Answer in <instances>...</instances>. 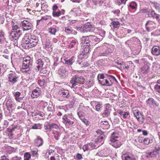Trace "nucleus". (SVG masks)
Wrapping results in <instances>:
<instances>
[{
    "instance_id": "f257e3e1",
    "label": "nucleus",
    "mask_w": 160,
    "mask_h": 160,
    "mask_svg": "<svg viewBox=\"0 0 160 160\" xmlns=\"http://www.w3.org/2000/svg\"><path fill=\"white\" fill-rule=\"evenodd\" d=\"M38 38L33 35L28 37L26 36L22 39V43L26 44L27 47L32 48L36 46L38 42Z\"/></svg>"
},
{
    "instance_id": "f03ea898",
    "label": "nucleus",
    "mask_w": 160,
    "mask_h": 160,
    "mask_svg": "<svg viewBox=\"0 0 160 160\" xmlns=\"http://www.w3.org/2000/svg\"><path fill=\"white\" fill-rule=\"evenodd\" d=\"M32 62L30 60V57L24 58L21 71L23 72L30 73L32 68Z\"/></svg>"
},
{
    "instance_id": "7ed1b4c3",
    "label": "nucleus",
    "mask_w": 160,
    "mask_h": 160,
    "mask_svg": "<svg viewBox=\"0 0 160 160\" xmlns=\"http://www.w3.org/2000/svg\"><path fill=\"white\" fill-rule=\"evenodd\" d=\"M12 28L9 36L10 38L17 41L22 34L21 28H20V26L16 25L15 23L12 25Z\"/></svg>"
},
{
    "instance_id": "20e7f679",
    "label": "nucleus",
    "mask_w": 160,
    "mask_h": 160,
    "mask_svg": "<svg viewBox=\"0 0 160 160\" xmlns=\"http://www.w3.org/2000/svg\"><path fill=\"white\" fill-rule=\"evenodd\" d=\"M118 138V134L114 132L112 133L110 138V144L116 148L119 147L122 144L120 141L117 139Z\"/></svg>"
},
{
    "instance_id": "39448f33",
    "label": "nucleus",
    "mask_w": 160,
    "mask_h": 160,
    "mask_svg": "<svg viewBox=\"0 0 160 160\" xmlns=\"http://www.w3.org/2000/svg\"><path fill=\"white\" fill-rule=\"evenodd\" d=\"M58 94L61 99V101L67 100L69 99L71 96L69 91L63 88H61L59 90Z\"/></svg>"
},
{
    "instance_id": "423d86ee",
    "label": "nucleus",
    "mask_w": 160,
    "mask_h": 160,
    "mask_svg": "<svg viewBox=\"0 0 160 160\" xmlns=\"http://www.w3.org/2000/svg\"><path fill=\"white\" fill-rule=\"evenodd\" d=\"M132 110L133 114L138 121L141 123H143L145 120V118L144 116L137 109H133Z\"/></svg>"
},
{
    "instance_id": "0eeeda50",
    "label": "nucleus",
    "mask_w": 160,
    "mask_h": 160,
    "mask_svg": "<svg viewBox=\"0 0 160 160\" xmlns=\"http://www.w3.org/2000/svg\"><path fill=\"white\" fill-rule=\"evenodd\" d=\"M84 82V79L83 77L81 76H75L73 77L70 81L71 83L81 84L83 83Z\"/></svg>"
},
{
    "instance_id": "6e6552de",
    "label": "nucleus",
    "mask_w": 160,
    "mask_h": 160,
    "mask_svg": "<svg viewBox=\"0 0 160 160\" xmlns=\"http://www.w3.org/2000/svg\"><path fill=\"white\" fill-rule=\"evenodd\" d=\"M22 28L23 31L30 30L32 27V24L27 20H24L21 22Z\"/></svg>"
},
{
    "instance_id": "1a4fd4ad",
    "label": "nucleus",
    "mask_w": 160,
    "mask_h": 160,
    "mask_svg": "<svg viewBox=\"0 0 160 160\" xmlns=\"http://www.w3.org/2000/svg\"><path fill=\"white\" fill-rule=\"evenodd\" d=\"M8 78L9 81L12 84H14L17 82L18 77L15 72H12L8 75Z\"/></svg>"
},
{
    "instance_id": "9d476101",
    "label": "nucleus",
    "mask_w": 160,
    "mask_h": 160,
    "mask_svg": "<svg viewBox=\"0 0 160 160\" xmlns=\"http://www.w3.org/2000/svg\"><path fill=\"white\" fill-rule=\"evenodd\" d=\"M41 93V89L38 87H36L32 91L31 97L32 98H37L39 96Z\"/></svg>"
},
{
    "instance_id": "9b49d317",
    "label": "nucleus",
    "mask_w": 160,
    "mask_h": 160,
    "mask_svg": "<svg viewBox=\"0 0 160 160\" xmlns=\"http://www.w3.org/2000/svg\"><path fill=\"white\" fill-rule=\"evenodd\" d=\"M58 72L60 77L62 78H65L68 74V72L66 71L64 67L63 66H61L58 70Z\"/></svg>"
},
{
    "instance_id": "f8f14e48",
    "label": "nucleus",
    "mask_w": 160,
    "mask_h": 160,
    "mask_svg": "<svg viewBox=\"0 0 160 160\" xmlns=\"http://www.w3.org/2000/svg\"><path fill=\"white\" fill-rule=\"evenodd\" d=\"M81 45H90V43L91 42L89 36H82L80 39Z\"/></svg>"
},
{
    "instance_id": "ddd939ff",
    "label": "nucleus",
    "mask_w": 160,
    "mask_h": 160,
    "mask_svg": "<svg viewBox=\"0 0 160 160\" xmlns=\"http://www.w3.org/2000/svg\"><path fill=\"white\" fill-rule=\"evenodd\" d=\"M155 23L151 21H148L145 24V28L148 32H149L151 29H153L154 28Z\"/></svg>"
},
{
    "instance_id": "4468645a",
    "label": "nucleus",
    "mask_w": 160,
    "mask_h": 160,
    "mask_svg": "<svg viewBox=\"0 0 160 160\" xmlns=\"http://www.w3.org/2000/svg\"><path fill=\"white\" fill-rule=\"evenodd\" d=\"M63 122L67 126H70L72 125L74 122L71 121L68 118L67 115H65L62 118Z\"/></svg>"
},
{
    "instance_id": "2eb2a0df",
    "label": "nucleus",
    "mask_w": 160,
    "mask_h": 160,
    "mask_svg": "<svg viewBox=\"0 0 160 160\" xmlns=\"http://www.w3.org/2000/svg\"><path fill=\"white\" fill-rule=\"evenodd\" d=\"M106 78V74L105 76L103 74H99L98 76V79L99 82L103 86H104V83L105 82V79Z\"/></svg>"
},
{
    "instance_id": "dca6fc26",
    "label": "nucleus",
    "mask_w": 160,
    "mask_h": 160,
    "mask_svg": "<svg viewBox=\"0 0 160 160\" xmlns=\"http://www.w3.org/2000/svg\"><path fill=\"white\" fill-rule=\"evenodd\" d=\"M71 88H72L73 91L76 94H79L82 90L81 88L79 85L76 84L71 83Z\"/></svg>"
},
{
    "instance_id": "f3484780",
    "label": "nucleus",
    "mask_w": 160,
    "mask_h": 160,
    "mask_svg": "<svg viewBox=\"0 0 160 160\" xmlns=\"http://www.w3.org/2000/svg\"><path fill=\"white\" fill-rule=\"evenodd\" d=\"M152 54L155 56H158L160 54V47L158 46L153 47L152 50Z\"/></svg>"
},
{
    "instance_id": "a211bd4d",
    "label": "nucleus",
    "mask_w": 160,
    "mask_h": 160,
    "mask_svg": "<svg viewBox=\"0 0 160 160\" xmlns=\"http://www.w3.org/2000/svg\"><path fill=\"white\" fill-rule=\"evenodd\" d=\"M36 64L37 65L36 68V70H38L42 69L44 65V62L41 59H39L36 62Z\"/></svg>"
},
{
    "instance_id": "6ab92c4d",
    "label": "nucleus",
    "mask_w": 160,
    "mask_h": 160,
    "mask_svg": "<svg viewBox=\"0 0 160 160\" xmlns=\"http://www.w3.org/2000/svg\"><path fill=\"white\" fill-rule=\"evenodd\" d=\"M111 111V107L109 105H107L105 109L102 114V115L104 117H108V116Z\"/></svg>"
},
{
    "instance_id": "aec40b11",
    "label": "nucleus",
    "mask_w": 160,
    "mask_h": 160,
    "mask_svg": "<svg viewBox=\"0 0 160 160\" xmlns=\"http://www.w3.org/2000/svg\"><path fill=\"white\" fill-rule=\"evenodd\" d=\"M104 138V135L102 133L101 135L98 136V138L95 140L96 143L99 144V145H100L102 143V142L103 141V139Z\"/></svg>"
},
{
    "instance_id": "412c9836",
    "label": "nucleus",
    "mask_w": 160,
    "mask_h": 160,
    "mask_svg": "<svg viewBox=\"0 0 160 160\" xmlns=\"http://www.w3.org/2000/svg\"><path fill=\"white\" fill-rule=\"evenodd\" d=\"M34 142L35 145L38 147L42 146L43 143V139L39 136L37 137V138L35 139Z\"/></svg>"
},
{
    "instance_id": "4be33fe9",
    "label": "nucleus",
    "mask_w": 160,
    "mask_h": 160,
    "mask_svg": "<svg viewBox=\"0 0 160 160\" xmlns=\"http://www.w3.org/2000/svg\"><path fill=\"white\" fill-rule=\"evenodd\" d=\"M122 158V160H135L134 156L131 154L123 155Z\"/></svg>"
},
{
    "instance_id": "5701e85b",
    "label": "nucleus",
    "mask_w": 160,
    "mask_h": 160,
    "mask_svg": "<svg viewBox=\"0 0 160 160\" xmlns=\"http://www.w3.org/2000/svg\"><path fill=\"white\" fill-rule=\"evenodd\" d=\"M159 15L156 12L153 10H152L148 14V16L152 18H156L157 20H159Z\"/></svg>"
},
{
    "instance_id": "b1692460",
    "label": "nucleus",
    "mask_w": 160,
    "mask_h": 160,
    "mask_svg": "<svg viewBox=\"0 0 160 160\" xmlns=\"http://www.w3.org/2000/svg\"><path fill=\"white\" fill-rule=\"evenodd\" d=\"M83 47V50L82 51V53L83 55L88 54L90 51V45H82Z\"/></svg>"
},
{
    "instance_id": "393cba45",
    "label": "nucleus",
    "mask_w": 160,
    "mask_h": 160,
    "mask_svg": "<svg viewBox=\"0 0 160 160\" xmlns=\"http://www.w3.org/2000/svg\"><path fill=\"white\" fill-rule=\"evenodd\" d=\"M147 103L149 105L152 104L153 106H158L159 105L158 103H157L152 98H148L147 101Z\"/></svg>"
},
{
    "instance_id": "a878e982",
    "label": "nucleus",
    "mask_w": 160,
    "mask_h": 160,
    "mask_svg": "<svg viewBox=\"0 0 160 160\" xmlns=\"http://www.w3.org/2000/svg\"><path fill=\"white\" fill-rule=\"evenodd\" d=\"M13 103L11 99H8L6 105L7 107L8 110L9 111H11V109L13 107Z\"/></svg>"
},
{
    "instance_id": "bb28decb",
    "label": "nucleus",
    "mask_w": 160,
    "mask_h": 160,
    "mask_svg": "<svg viewBox=\"0 0 160 160\" xmlns=\"http://www.w3.org/2000/svg\"><path fill=\"white\" fill-rule=\"evenodd\" d=\"M75 58L74 57H72L70 59H64L65 61V63L68 65H71L75 62Z\"/></svg>"
},
{
    "instance_id": "cd10ccee",
    "label": "nucleus",
    "mask_w": 160,
    "mask_h": 160,
    "mask_svg": "<svg viewBox=\"0 0 160 160\" xmlns=\"http://www.w3.org/2000/svg\"><path fill=\"white\" fill-rule=\"evenodd\" d=\"M77 44L78 43L77 40L75 39H73L70 40L68 47L70 48H71L76 47Z\"/></svg>"
},
{
    "instance_id": "c85d7f7f",
    "label": "nucleus",
    "mask_w": 160,
    "mask_h": 160,
    "mask_svg": "<svg viewBox=\"0 0 160 160\" xmlns=\"http://www.w3.org/2000/svg\"><path fill=\"white\" fill-rule=\"evenodd\" d=\"M13 94L16 101H18L19 102H21L22 99L21 98H20V96L21 95L20 92H13Z\"/></svg>"
},
{
    "instance_id": "c756f323",
    "label": "nucleus",
    "mask_w": 160,
    "mask_h": 160,
    "mask_svg": "<svg viewBox=\"0 0 160 160\" xmlns=\"http://www.w3.org/2000/svg\"><path fill=\"white\" fill-rule=\"evenodd\" d=\"M100 126L104 129H108L109 127L108 122L107 121H102L100 123Z\"/></svg>"
},
{
    "instance_id": "7c9ffc66",
    "label": "nucleus",
    "mask_w": 160,
    "mask_h": 160,
    "mask_svg": "<svg viewBox=\"0 0 160 160\" xmlns=\"http://www.w3.org/2000/svg\"><path fill=\"white\" fill-rule=\"evenodd\" d=\"M106 76L107 78L108 79L109 82H111L112 85L114 82H118L117 80L114 76L110 75H108L107 74H106Z\"/></svg>"
},
{
    "instance_id": "2f4dec72",
    "label": "nucleus",
    "mask_w": 160,
    "mask_h": 160,
    "mask_svg": "<svg viewBox=\"0 0 160 160\" xmlns=\"http://www.w3.org/2000/svg\"><path fill=\"white\" fill-rule=\"evenodd\" d=\"M89 39L91 40V42H93L94 43L98 42L100 41V38H97L96 37L94 36L89 35Z\"/></svg>"
},
{
    "instance_id": "473e14b6",
    "label": "nucleus",
    "mask_w": 160,
    "mask_h": 160,
    "mask_svg": "<svg viewBox=\"0 0 160 160\" xmlns=\"http://www.w3.org/2000/svg\"><path fill=\"white\" fill-rule=\"evenodd\" d=\"M117 113H118L120 115L122 116V118H126L129 115V113L127 112H123L122 111L118 110L117 112Z\"/></svg>"
},
{
    "instance_id": "72a5a7b5",
    "label": "nucleus",
    "mask_w": 160,
    "mask_h": 160,
    "mask_svg": "<svg viewBox=\"0 0 160 160\" xmlns=\"http://www.w3.org/2000/svg\"><path fill=\"white\" fill-rule=\"evenodd\" d=\"M151 5L155 7L156 10L160 11V4L156 2H150Z\"/></svg>"
},
{
    "instance_id": "f704fd0d",
    "label": "nucleus",
    "mask_w": 160,
    "mask_h": 160,
    "mask_svg": "<svg viewBox=\"0 0 160 160\" xmlns=\"http://www.w3.org/2000/svg\"><path fill=\"white\" fill-rule=\"evenodd\" d=\"M157 151L156 150H154L152 152H148L147 156L148 157H155L157 154Z\"/></svg>"
},
{
    "instance_id": "c9c22d12",
    "label": "nucleus",
    "mask_w": 160,
    "mask_h": 160,
    "mask_svg": "<svg viewBox=\"0 0 160 160\" xmlns=\"http://www.w3.org/2000/svg\"><path fill=\"white\" fill-rule=\"evenodd\" d=\"M52 132V133L54 135L55 138L56 140L58 139V137L60 136L61 133L58 131H54Z\"/></svg>"
},
{
    "instance_id": "e433bc0d",
    "label": "nucleus",
    "mask_w": 160,
    "mask_h": 160,
    "mask_svg": "<svg viewBox=\"0 0 160 160\" xmlns=\"http://www.w3.org/2000/svg\"><path fill=\"white\" fill-rule=\"evenodd\" d=\"M52 42L49 39L46 40L45 43V48H49L51 47Z\"/></svg>"
},
{
    "instance_id": "4c0bfd02",
    "label": "nucleus",
    "mask_w": 160,
    "mask_h": 160,
    "mask_svg": "<svg viewBox=\"0 0 160 160\" xmlns=\"http://www.w3.org/2000/svg\"><path fill=\"white\" fill-rule=\"evenodd\" d=\"M111 24L114 28H118L120 27V23L118 21H113L112 22Z\"/></svg>"
},
{
    "instance_id": "58836bf2",
    "label": "nucleus",
    "mask_w": 160,
    "mask_h": 160,
    "mask_svg": "<svg viewBox=\"0 0 160 160\" xmlns=\"http://www.w3.org/2000/svg\"><path fill=\"white\" fill-rule=\"evenodd\" d=\"M49 32L52 35H55V33L58 30L56 28L52 27H51L49 28Z\"/></svg>"
},
{
    "instance_id": "ea45409f",
    "label": "nucleus",
    "mask_w": 160,
    "mask_h": 160,
    "mask_svg": "<svg viewBox=\"0 0 160 160\" xmlns=\"http://www.w3.org/2000/svg\"><path fill=\"white\" fill-rule=\"evenodd\" d=\"M95 30V28L93 27L92 26L91 28H88L87 29H83L82 30V32L83 33L87 32H93Z\"/></svg>"
},
{
    "instance_id": "a19ab883",
    "label": "nucleus",
    "mask_w": 160,
    "mask_h": 160,
    "mask_svg": "<svg viewBox=\"0 0 160 160\" xmlns=\"http://www.w3.org/2000/svg\"><path fill=\"white\" fill-rule=\"evenodd\" d=\"M129 7L132 9H136L137 7V4L136 2H132L129 4Z\"/></svg>"
},
{
    "instance_id": "79ce46f5",
    "label": "nucleus",
    "mask_w": 160,
    "mask_h": 160,
    "mask_svg": "<svg viewBox=\"0 0 160 160\" xmlns=\"http://www.w3.org/2000/svg\"><path fill=\"white\" fill-rule=\"evenodd\" d=\"M77 114L80 119L81 120L85 118V113L82 111L78 112L77 113Z\"/></svg>"
},
{
    "instance_id": "37998d69",
    "label": "nucleus",
    "mask_w": 160,
    "mask_h": 160,
    "mask_svg": "<svg viewBox=\"0 0 160 160\" xmlns=\"http://www.w3.org/2000/svg\"><path fill=\"white\" fill-rule=\"evenodd\" d=\"M52 14L54 17H58L61 15V12L60 10L58 11L52 12Z\"/></svg>"
},
{
    "instance_id": "c03bdc74",
    "label": "nucleus",
    "mask_w": 160,
    "mask_h": 160,
    "mask_svg": "<svg viewBox=\"0 0 160 160\" xmlns=\"http://www.w3.org/2000/svg\"><path fill=\"white\" fill-rule=\"evenodd\" d=\"M92 26V25L90 23H87L84 25L83 28H82L81 31H82V30L83 29H87L88 28H90Z\"/></svg>"
},
{
    "instance_id": "a18cd8bd",
    "label": "nucleus",
    "mask_w": 160,
    "mask_h": 160,
    "mask_svg": "<svg viewBox=\"0 0 160 160\" xmlns=\"http://www.w3.org/2000/svg\"><path fill=\"white\" fill-rule=\"evenodd\" d=\"M127 0H116V2L119 5L121 4L125 5Z\"/></svg>"
},
{
    "instance_id": "49530a36",
    "label": "nucleus",
    "mask_w": 160,
    "mask_h": 160,
    "mask_svg": "<svg viewBox=\"0 0 160 160\" xmlns=\"http://www.w3.org/2000/svg\"><path fill=\"white\" fill-rule=\"evenodd\" d=\"M24 160H29L31 158V155L29 153L26 152L24 155Z\"/></svg>"
},
{
    "instance_id": "de8ad7c7",
    "label": "nucleus",
    "mask_w": 160,
    "mask_h": 160,
    "mask_svg": "<svg viewBox=\"0 0 160 160\" xmlns=\"http://www.w3.org/2000/svg\"><path fill=\"white\" fill-rule=\"evenodd\" d=\"M95 107L96 110L97 111H99L100 109L102 107V104H101L100 103H98V104L96 105Z\"/></svg>"
},
{
    "instance_id": "09e8293b",
    "label": "nucleus",
    "mask_w": 160,
    "mask_h": 160,
    "mask_svg": "<svg viewBox=\"0 0 160 160\" xmlns=\"http://www.w3.org/2000/svg\"><path fill=\"white\" fill-rule=\"evenodd\" d=\"M104 86H110L112 85L111 83V82H110L108 79L106 78L105 79V82L104 83Z\"/></svg>"
},
{
    "instance_id": "8fccbe9b",
    "label": "nucleus",
    "mask_w": 160,
    "mask_h": 160,
    "mask_svg": "<svg viewBox=\"0 0 160 160\" xmlns=\"http://www.w3.org/2000/svg\"><path fill=\"white\" fill-rule=\"evenodd\" d=\"M54 156H51L50 158V160H60L59 156H56L57 154H54Z\"/></svg>"
},
{
    "instance_id": "3c124183",
    "label": "nucleus",
    "mask_w": 160,
    "mask_h": 160,
    "mask_svg": "<svg viewBox=\"0 0 160 160\" xmlns=\"http://www.w3.org/2000/svg\"><path fill=\"white\" fill-rule=\"evenodd\" d=\"M38 83L40 86H42L45 84V81L43 79H41L38 81Z\"/></svg>"
},
{
    "instance_id": "603ef678",
    "label": "nucleus",
    "mask_w": 160,
    "mask_h": 160,
    "mask_svg": "<svg viewBox=\"0 0 160 160\" xmlns=\"http://www.w3.org/2000/svg\"><path fill=\"white\" fill-rule=\"evenodd\" d=\"M54 62L53 64V66L54 67H56L58 64V58L57 57H55L54 58Z\"/></svg>"
},
{
    "instance_id": "864d4df0",
    "label": "nucleus",
    "mask_w": 160,
    "mask_h": 160,
    "mask_svg": "<svg viewBox=\"0 0 160 160\" xmlns=\"http://www.w3.org/2000/svg\"><path fill=\"white\" fill-rule=\"evenodd\" d=\"M154 88L156 92L160 93V85H155L154 86Z\"/></svg>"
},
{
    "instance_id": "5fc2aeb1",
    "label": "nucleus",
    "mask_w": 160,
    "mask_h": 160,
    "mask_svg": "<svg viewBox=\"0 0 160 160\" xmlns=\"http://www.w3.org/2000/svg\"><path fill=\"white\" fill-rule=\"evenodd\" d=\"M41 125L40 124H35L32 126V128L33 129H37L40 128Z\"/></svg>"
},
{
    "instance_id": "6e6d98bb",
    "label": "nucleus",
    "mask_w": 160,
    "mask_h": 160,
    "mask_svg": "<svg viewBox=\"0 0 160 160\" xmlns=\"http://www.w3.org/2000/svg\"><path fill=\"white\" fill-rule=\"evenodd\" d=\"M51 128H55L56 129H59V126H58L55 123H52V124H51Z\"/></svg>"
},
{
    "instance_id": "4d7b16f0",
    "label": "nucleus",
    "mask_w": 160,
    "mask_h": 160,
    "mask_svg": "<svg viewBox=\"0 0 160 160\" xmlns=\"http://www.w3.org/2000/svg\"><path fill=\"white\" fill-rule=\"evenodd\" d=\"M44 127H45V130H46V132H47V130L48 129H51V124H47L44 126Z\"/></svg>"
},
{
    "instance_id": "13d9d810",
    "label": "nucleus",
    "mask_w": 160,
    "mask_h": 160,
    "mask_svg": "<svg viewBox=\"0 0 160 160\" xmlns=\"http://www.w3.org/2000/svg\"><path fill=\"white\" fill-rule=\"evenodd\" d=\"M112 12L117 15L118 16H119L120 13V11L119 9L112 11Z\"/></svg>"
},
{
    "instance_id": "bf43d9fd",
    "label": "nucleus",
    "mask_w": 160,
    "mask_h": 160,
    "mask_svg": "<svg viewBox=\"0 0 160 160\" xmlns=\"http://www.w3.org/2000/svg\"><path fill=\"white\" fill-rule=\"evenodd\" d=\"M65 31L66 32L69 33L71 32L72 29L70 27H67L65 28Z\"/></svg>"
},
{
    "instance_id": "052dcab7",
    "label": "nucleus",
    "mask_w": 160,
    "mask_h": 160,
    "mask_svg": "<svg viewBox=\"0 0 160 160\" xmlns=\"http://www.w3.org/2000/svg\"><path fill=\"white\" fill-rule=\"evenodd\" d=\"M36 115H38L41 117H42L44 115V113L42 112L38 111L36 112Z\"/></svg>"
},
{
    "instance_id": "680f3d73",
    "label": "nucleus",
    "mask_w": 160,
    "mask_h": 160,
    "mask_svg": "<svg viewBox=\"0 0 160 160\" xmlns=\"http://www.w3.org/2000/svg\"><path fill=\"white\" fill-rule=\"evenodd\" d=\"M105 52L106 53L107 55H108L111 53L112 52V51L110 48H107V50H106Z\"/></svg>"
},
{
    "instance_id": "e2e57ef3",
    "label": "nucleus",
    "mask_w": 160,
    "mask_h": 160,
    "mask_svg": "<svg viewBox=\"0 0 160 160\" xmlns=\"http://www.w3.org/2000/svg\"><path fill=\"white\" fill-rule=\"evenodd\" d=\"M89 144L85 145L83 146L82 149L84 151L88 150L89 149Z\"/></svg>"
},
{
    "instance_id": "0e129e2a",
    "label": "nucleus",
    "mask_w": 160,
    "mask_h": 160,
    "mask_svg": "<svg viewBox=\"0 0 160 160\" xmlns=\"http://www.w3.org/2000/svg\"><path fill=\"white\" fill-rule=\"evenodd\" d=\"M81 120L86 125H88V121L87 119L84 118V119H82Z\"/></svg>"
},
{
    "instance_id": "69168bd1",
    "label": "nucleus",
    "mask_w": 160,
    "mask_h": 160,
    "mask_svg": "<svg viewBox=\"0 0 160 160\" xmlns=\"http://www.w3.org/2000/svg\"><path fill=\"white\" fill-rule=\"evenodd\" d=\"M143 142L145 144H148L150 143V142H148V138H145L143 139Z\"/></svg>"
},
{
    "instance_id": "338daca9",
    "label": "nucleus",
    "mask_w": 160,
    "mask_h": 160,
    "mask_svg": "<svg viewBox=\"0 0 160 160\" xmlns=\"http://www.w3.org/2000/svg\"><path fill=\"white\" fill-rule=\"evenodd\" d=\"M58 9V7L56 5H54L52 7L53 12L56 11Z\"/></svg>"
},
{
    "instance_id": "774afa93",
    "label": "nucleus",
    "mask_w": 160,
    "mask_h": 160,
    "mask_svg": "<svg viewBox=\"0 0 160 160\" xmlns=\"http://www.w3.org/2000/svg\"><path fill=\"white\" fill-rule=\"evenodd\" d=\"M91 82V81H88L87 82H86V84L87 86L88 87H91L92 86Z\"/></svg>"
}]
</instances>
